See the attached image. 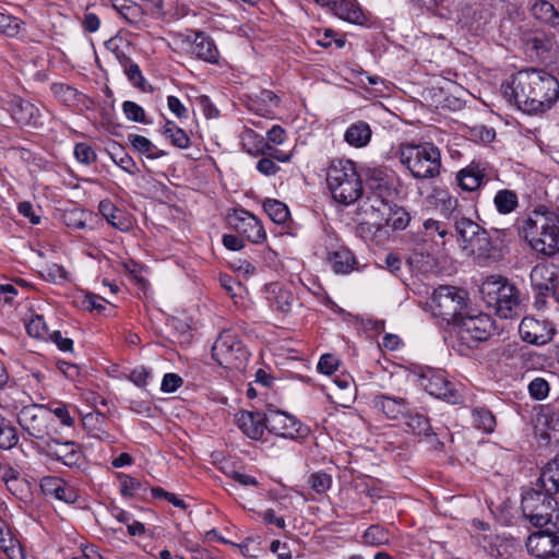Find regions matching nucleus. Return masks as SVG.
Segmentation results:
<instances>
[{
  "mask_svg": "<svg viewBox=\"0 0 559 559\" xmlns=\"http://www.w3.org/2000/svg\"><path fill=\"white\" fill-rule=\"evenodd\" d=\"M504 97L528 115L548 110L559 99V82L550 73L537 70H521L502 85Z\"/></svg>",
  "mask_w": 559,
  "mask_h": 559,
  "instance_id": "f257e3e1",
  "label": "nucleus"
},
{
  "mask_svg": "<svg viewBox=\"0 0 559 559\" xmlns=\"http://www.w3.org/2000/svg\"><path fill=\"white\" fill-rule=\"evenodd\" d=\"M521 231L531 248L546 257L559 251V216L536 210L522 222Z\"/></svg>",
  "mask_w": 559,
  "mask_h": 559,
  "instance_id": "f03ea898",
  "label": "nucleus"
},
{
  "mask_svg": "<svg viewBox=\"0 0 559 559\" xmlns=\"http://www.w3.org/2000/svg\"><path fill=\"white\" fill-rule=\"evenodd\" d=\"M325 180L332 198L340 204L352 205L362 197V180L350 159H332Z\"/></svg>",
  "mask_w": 559,
  "mask_h": 559,
  "instance_id": "7ed1b4c3",
  "label": "nucleus"
},
{
  "mask_svg": "<svg viewBox=\"0 0 559 559\" xmlns=\"http://www.w3.org/2000/svg\"><path fill=\"white\" fill-rule=\"evenodd\" d=\"M551 485L543 487L539 479L536 488L522 493L521 509L524 518L535 527L552 526L558 528V502L552 497Z\"/></svg>",
  "mask_w": 559,
  "mask_h": 559,
  "instance_id": "20e7f679",
  "label": "nucleus"
},
{
  "mask_svg": "<svg viewBox=\"0 0 559 559\" xmlns=\"http://www.w3.org/2000/svg\"><path fill=\"white\" fill-rule=\"evenodd\" d=\"M397 155L401 164L415 179H432L440 175L441 153L430 142L402 143Z\"/></svg>",
  "mask_w": 559,
  "mask_h": 559,
  "instance_id": "39448f33",
  "label": "nucleus"
},
{
  "mask_svg": "<svg viewBox=\"0 0 559 559\" xmlns=\"http://www.w3.org/2000/svg\"><path fill=\"white\" fill-rule=\"evenodd\" d=\"M483 300L502 319H513L520 312V297L515 286L502 276L486 277L479 288Z\"/></svg>",
  "mask_w": 559,
  "mask_h": 559,
  "instance_id": "423d86ee",
  "label": "nucleus"
},
{
  "mask_svg": "<svg viewBox=\"0 0 559 559\" xmlns=\"http://www.w3.org/2000/svg\"><path fill=\"white\" fill-rule=\"evenodd\" d=\"M468 294L455 286H439L431 295L430 308L435 317L456 324L466 311Z\"/></svg>",
  "mask_w": 559,
  "mask_h": 559,
  "instance_id": "0eeeda50",
  "label": "nucleus"
},
{
  "mask_svg": "<svg viewBox=\"0 0 559 559\" xmlns=\"http://www.w3.org/2000/svg\"><path fill=\"white\" fill-rule=\"evenodd\" d=\"M212 356L224 368L241 369L249 358V352L234 331L225 330L213 344Z\"/></svg>",
  "mask_w": 559,
  "mask_h": 559,
  "instance_id": "6e6552de",
  "label": "nucleus"
},
{
  "mask_svg": "<svg viewBox=\"0 0 559 559\" xmlns=\"http://www.w3.org/2000/svg\"><path fill=\"white\" fill-rule=\"evenodd\" d=\"M17 423L29 438L41 440L44 443L52 436L53 418L44 405L24 406L17 415Z\"/></svg>",
  "mask_w": 559,
  "mask_h": 559,
  "instance_id": "1a4fd4ad",
  "label": "nucleus"
},
{
  "mask_svg": "<svg viewBox=\"0 0 559 559\" xmlns=\"http://www.w3.org/2000/svg\"><path fill=\"white\" fill-rule=\"evenodd\" d=\"M419 385L431 396L456 405L463 396L455 383L447 378L443 370L428 369L419 376Z\"/></svg>",
  "mask_w": 559,
  "mask_h": 559,
  "instance_id": "9d476101",
  "label": "nucleus"
},
{
  "mask_svg": "<svg viewBox=\"0 0 559 559\" xmlns=\"http://www.w3.org/2000/svg\"><path fill=\"white\" fill-rule=\"evenodd\" d=\"M456 325L460 340L468 346L488 340L495 330L491 317L481 312L471 314L465 311Z\"/></svg>",
  "mask_w": 559,
  "mask_h": 559,
  "instance_id": "9b49d317",
  "label": "nucleus"
},
{
  "mask_svg": "<svg viewBox=\"0 0 559 559\" xmlns=\"http://www.w3.org/2000/svg\"><path fill=\"white\" fill-rule=\"evenodd\" d=\"M530 278L537 304H544L540 298L555 296L559 290V266L554 263L535 265L531 271Z\"/></svg>",
  "mask_w": 559,
  "mask_h": 559,
  "instance_id": "f8f14e48",
  "label": "nucleus"
},
{
  "mask_svg": "<svg viewBox=\"0 0 559 559\" xmlns=\"http://www.w3.org/2000/svg\"><path fill=\"white\" fill-rule=\"evenodd\" d=\"M266 424L271 433L285 439L302 438L308 433V429L296 417L282 411L270 409Z\"/></svg>",
  "mask_w": 559,
  "mask_h": 559,
  "instance_id": "ddd939ff",
  "label": "nucleus"
},
{
  "mask_svg": "<svg viewBox=\"0 0 559 559\" xmlns=\"http://www.w3.org/2000/svg\"><path fill=\"white\" fill-rule=\"evenodd\" d=\"M229 226L253 243L262 242L266 233L260 219L246 210H235L228 215Z\"/></svg>",
  "mask_w": 559,
  "mask_h": 559,
  "instance_id": "4468645a",
  "label": "nucleus"
},
{
  "mask_svg": "<svg viewBox=\"0 0 559 559\" xmlns=\"http://www.w3.org/2000/svg\"><path fill=\"white\" fill-rule=\"evenodd\" d=\"M531 534L526 542L528 552L537 558L547 559L559 555V536L552 526Z\"/></svg>",
  "mask_w": 559,
  "mask_h": 559,
  "instance_id": "2eb2a0df",
  "label": "nucleus"
},
{
  "mask_svg": "<svg viewBox=\"0 0 559 559\" xmlns=\"http://www.w3.org/2000/svg\"><path fill=\"white\" fill-rule=\"evenodd\" d=\"M43 452L69 467L80 466L83 460V453L78 443L73 441L60 442L53 436L46 440Z\"/></svg>",
  "mask_w": 559,
  "mask_h": 559,
  "instance_id": "dca6fc26",
  "label": "nucleus"
},
{
  "mask_svg": "<svg viewBox=\"0 0 559 559\" xmlns=\"http://www.w3.org/2000/svg\"><path fill=\"white\" fill-rule=\"evenodd\" d=\"M519 333L526 343L544 345L552 338L554 329L546 320L525 317L520 323Z\"/></svg>",
  "mask_w": 559,
  "mask_h": 559,
  "instance_id": "f3484780",
  "label": "nucleus"
},
{
  "mask_svg": "<svg viewBox=\"0 0 559 559\" xmlns=\"http://www.w3.org/2000/svg\"><path fill=\"white\" fill-rule=\"evenodd\" d=\"M420 241L429 243L432 249L439 251L452 238L448 225L441 221L427 218L423 222V228L418 231Z\"/></svg>",
  "mask_w": 559,
  "mask_h": 559,
  "instance_id": "a211bd4d",
  "label": "nucleus"
},
{
  "mask_svg": "<svg viewBox=\"0 0 559 559\" xmlns=\"http://www.w3.org/2000/svg\"><path fill=\"white\" fill-rule=\"evenodd\" d=\"M11 116L22 127L40 128L41 114L37 106L28 100L14 97L11 100Z\"/></svg>",
  "mask_w": 559,
  "mask_h": 559,
  "instance_id": "6ab92c4d",
  "label": "nucleus"
},
{
  "mask_svg": "<svg viewBox=\"0 0 559 559\" xmlns=\"http://www.w3.org/2000/svg\"><path fill=\"white\" fill-rule=\"evenodd\" d=\"M238 428L252 440H260L267 429L266 413L241 411L235 416Z\"/></svg>",
  "mask_w": 559,
  "mask_h": 559,
  "instance_id": "aec40b11",
  "label": "nucleus"
},
{
  "mask_svg": "<svg viewBox=\"0 0 559 559\" xmlns=\"http://www.w3.org/2000/svg\"><path fill=\"white\" fill-rule=\"evenodd\" d=\"M486 169L479 163H471L456 174L457 186L463 191L476 192L486 183Z\"/></svg>",
  "mask_w": 559,
  "mask_h": 559,
  "instance_id": "412c9836",
  "label": "nucleus"
},
{
  "mask_svg": "<svg viewBox=\"0 0 559 559\" xmlns=\"http://www.w3.org/2000/svg\"><path fill=\"white\" fill-rule=\"evenodd\" d=\"M331 11L341 20L352 24L364 25L367 17L355 0H336Z\"/></svg>",
  "mask_w": 559,
  "mask_h": 559,
  "instance_id": "4be33fe9",
  "label": "nucleus"
},
{
  "mask_svg": "<svg viewBox=\"0 0 559 559\" xmlns=\"http://www.w3.org/2000/svg\"><path fill=\"white\" fill-rule=\"evenodd\" d=\"M463 250L479 260L495 258V248L487 230L484 228L468 245L462 246Z\"/></svg>",
  "mask_w": 559,
  "mask_h": 559,
  "instance_id": "5701e85b",
  "label": "nucleus"
},
{
  "mask_svg": "<svg viewBox=\"0 0 559 559\" xmlns=\"http://www.w3.org/2000/svg\"><path fill=\"white\" fill-rule=\"evenodd\" d=\"M374 407L381 411L388 418L397 419L405 416L407 412V402L403 397H391L388 395L376 396Z\"/></svg>",
  "mask_w": 559,
  "mask_h": 559,
  "instance_id": "b1692460",
  "label": "nucleus"
},
{
  "mask_svg": "<svg viewBox=\"0 0 559 559\" xmlns=\"http://www.w3.org/2000/svg\"><path fill=\"white\" fill-rule=\"evenodd\" d=\"M191 51L199 59L207 62H216L218 58V50L214 41L203 33L195 34Z\"/></svg>",
  "mask_w": 559,
  "mask_h": 559,
  "instance_id": "393cba45",
  "label": "nucleus"
},
{
  "mask_svg": "<svg viewBox=\"0 0 559 559\" xmlns=\"http://www.w3.org/2000/svg\"><path fill=\"white\" fill-rule=\"evenodd\" d=\"M99 213L115 228L126 231L130 229L131 223L124 213L117 209L111 201L103 200L99 202Z\"/></svg>",
  "mask_w": 559,
  "mask_h": 559,
  "instance_id": "a878e982",
  "label": "nucleus"
},
{
  "mask_svg": "<svg viewBox=\"0 0 559 559\" xmlns=\"http://www.w3.org/2000/svg\"><path fill=\"white\" fill-rule=\"evenodd\" d=\"M371 129L365 121H356L352 123L344 133V140L350 146L364 147L371 140Z\"/></svg>",
  "mask_w": 559,
  "mask_h": 559,
  "instance_id": "bb28decb",
  "label": "nucleus"
},
{
  "mask_svg": "<svg viewBox=\"0 0 559 559\" xmlns=\"http://www.w3.org/2000/svg\"><path fill=\"white\" fill-rule=\"evenodd\" d=\"M0 547L9 559H25L24 551L17 539L12 536L10 527L0 518Z\"/></svg>",
  "mask_w": 559,
  "mask_h": 559,
  "instance_id": "cd10ccee",
  "label": "nucleus"
},
{
  "mask_svg": "<svg viewBox=\"0 0 559 559\" xmlns=\"http://www.w3.org/2000/svg\"><path fill=\"white\" fill-rule=\"evenodd\" d=\"M269 300L276 310L287 313L290 311L295 301L294 294L278 284H273L269 288Z\"/></svg>",
  "mask_w": 559,
  "mask_h": 559,
  "instance_id": "c85d7f7f",
  "label": "nucleus"
},
{
  "mask_svg": "<svg viewBox=\"0 0 559 559\" xmlns=\"http://www.w3.org/2000/svg\"><path fill=\"white\" fill-rule=\"evenodd\" d=\"M329 262L337 274L350 273L356 264L354 254L346 248H340L329 255Z\"/></svg>",
  "mask_w": 559,
  "mask_h": 559,
  "instance_id": "c756f323",
  "label": "nucleus"
},
{
  "mask_svg": "<svg viewBox=\"0 0 559 559\" xmlns=\"http://www.w3.org/2000/svg\"><path fill=\"white\" fill-rule=\"evenodd\" d=\"M454 227L462 246L471 243V241L484 229L477 223L464 215L455 219Z\"/></svg>",
  "mask_w": 559,
  "mask_h": 559,
  "instance_id": "7c9ffc66",
  "label": "nucleus"
},
{
  "mask_svg": "<svg viewBox=\"0 0 559 559\" xmlns=\"http://www.w3.org/2000/svg\"><path fill=\"white\" fill-rule=\"evenodd\" d=\"M533 15L543 23L551 26L559 25V12L554 4L546 0H538L532 7Z\"/></svg>",
  "mask_w": 559,
  "mask_h": 559,
  "instance_id": "2f4dec72",
  "label": "nucleus"
},
{
  "mask_svg": "<svg viewBox=\"0 0 559 559\" xmlns=\"http://www.w3.org/2000/svg\"><path fill=\"white\" fill-rule=\"evenodd\" d=\"M114 8L130 24H139L143 17V9L131 0H114Z\"/></svg>",
  "mask_w": 559,
  "mask_h": 559,
  "instance_id": "473e14b6",
  "label": "nucleus"
},
{
  "mask_svg": "<svg viewBox=\"0 0 559 559\" xmlns=\"http://www.w3.org/2000/svg\"><path fill=\"white\" fill-rule=\"evenodd\" d=\"M243 148L251 155H266L271 146L264 141L263 136L252 130H247L242 136Z\"/></svg>",
  "mask_w": 559,
  "mask_h": 559,
  "instance_id": "72a5a7b5",
  "label": "nucleus"
},
{
  "mask_svg": "<svg viewBox=\"0 0 559 559\" xmlns=\"http://www.w3.org/2000/svg\"><path fill=\"white\" fill-rule=\"evenodd\" d=\"M493 203H495L497 211L500 214L506 215V214H510L518 207L519 199L514 191L508 190V189H502L496 193V195L493 198Z\"/></svg>",
  "mask_w": 559,
  "mask_h": 559,
  "instance_id": "f704fd0d",
  "label": "nucleus"
},
{
  "mask_svg": "<svg viewBox=\"0 0 559 559\" xmlns=\"http://www.w3.org/2000/svg\"><path fill=\"white\" fill-rule=\"evenodd\" d=\"M473 425L476 429L490 433L496 427V417L486 407H475L472 411Z\"/></svg>",
  "mask_w": 559,
  "mask_h": 559,
  "instance_id": "c9c22d12",
  "label": "nucleus"
},
{
  "mask_svg": "<svg viewBox=\"0 0 559 559\" xmlns=\"http://www.w3.org/2000/svg\"><path fill=\"white\" fill-rule=\"evenodd\" d=\"M163 134L170 140L171 144L179 148H188L191 144L190 138L183 129L174 121L167 120L163 127Z\"/></svg>",
  "mask_w": 559,
  "mask_h": 559,
  "instance_id": "e433bc0d",
  "label": "nucleus"
},
{
  "mask_svg": "<svg viewBox=\"0 0 559 559\" xmlns=\"http://www.w3.org/2000/svg\"><path fill=\"white\" fill-rule=\"evenodd\" d=\"M364 543L368 546L388 545L392 538L389 530L380 525H370L362 535Z\"/></svg>",
  "mask_w": 559,
  "mask_h": 559,
  "instance_id": "4c0bfd02",
  "label": "nucleus"
},
{
  "mask_svg": "<svg viewBox=\"0 0 559 559\" xmlns=\"http://www.w3.org/2000/svg\"><path fill=\"white\" fill-rule=\"evenodd\" d=\"M263 210L275 224H284L289 217L287 205L275 199H266Z\"/></svg>",
  "mask_w": 559,
  "mask_h": 559,
  "instance_id": "58836bf2",
  "label": "nucleus"
},
{
  "mask_svg": "<svg viewBox=\"0 0 559 559\" xmlns=\"http://www.w3.org/2000/svg\"><path fill=\"white\" fill-rule=\"evenodd\" d=\"M438 205L440 206V211L443 216L453 222L463 215L462 210L460 209L459 199L447 192L440 193L438 198Z\"/></svg>",
  "mask_w": 559,
  "mask_h": 559,
  "instance_id": "ea45409f",
  "label": "nucleus"
},
{
  "mask_svg": "<svg viewBox=\"0 0 559 559\" xmlns=\"http://www.w3.org/2000/svg\"><path fill=\"white\" fill-rule=\"evenodd\" d=\"M539 481L543 487L551 485L555 493H559V455L547 463L543 469Z\"/></svg>",
  "mask_w": 559,
  "mask_h": 559,
  "instance_id": "a19ab883",
  "label": "nucleus"
},
{
  "mask_svg": "<svg viewBox=\"0 0 559 559\" xmlns=\"http://www.w3.org/2000/svg\"><path fill=\"white\" fill-rule=\"evenodd\" d=\"M486 12L479 5H467L462 10L461 21L471 27L478 28L487 23Z\"/></svg>",
  "mask_w": 559,
  "mask_h": 559,
  "instance_id": "79ce46f5",
  "label": "nucleus"
},
{
  "mask_svg": "<svg viewBox=\"0 0 559 559\" xmlns=\"http://www.w3.org/2000/svg\"><path fill=\"white\" fill-rule=\"evenodd\" d=\"M411 222V214L402 206L390 207V213L386 218V225L391 226L394 230H404Z\"/></svg>",
  "mask_w": 559,
  "mask_h": 559,
  "instance_id": "37998d69",
  "label": "nucleus"
},
{
  "mask_svg": "<svg viewBox=\"0 0 559 559\" xmlns=\"http://www.w3.org/2000/svg\"><path fill=\"white\" fill-rule=\"evenodd\" d=\"M406 426L416 435L419 436H428L431 430V426L429 419L419 413L416 414H405Z\"/></svg>",
  "mask_w": 559,
  "mask_h": 559,
  "instance_id": "c03bdc74",
  "label": "nucleus"
},
{
  "mask_svg": "<svg viewBox=\"0 0 559 559\" xmlns=\"http://www.w3.org/2000/svg\"><path fill=\"white\" fill-rule=\"evenodd\" d=\"M27 334L34 338L46 340L50 332L46 325L45 319L40 314H33L25 323Z\"/></svg>",
  "mask_w": 559,
  "mask_h": 559,
  "instance_id": "a18cd8bd",
  "label": "nucleus"
},
{
  "mask_svg": "<svg viewBox=\"0 0 559 559\" xmlns=\"http://www.w3.org/2000/svg\"><path fill=\"white\" fill-rule=\"evenodd\" d=\"M307 484L318 495L325 493L332 486V477L322 471L309 475Z\"/></svg>",
  "mask_w": 559,
  "mask_h": 559,
  "instance_id": "49530a36",
  "label": "nucleus"
},
{
  "mask_svg": "<svg viewBox=\"0 0 559 559\" xmlns=\"http://www.w3.org/2000/svg\"><path fill=\"white\" fill-rule=\"evenodd\" d=\"M527 390L534 400L543 401L548 396L550 385L546 379L537 377L528 383Z\"/></svg>",
  "mask_w": 559,
  "mask_h": 559,
  "instance_id": "de8ad7c7",
  "label": "nucleus"
},
{
  "mask_svg": "<svg viewBox=\"0 0 559 559\" xmlns=\"http://www.w3.org/2000/svg\"><path fill=\"white\" fill-rule=\"evenodd\" d=\"M74 156L79 163L84 165H91L97 158L96 152L87 143H78L74 146Z\"/></svg>",
  "mask_w": 559,
  "mask_h": 559,
  "instance_id": "09e8293b",
  "label": "nucleus"
},
{
  "mask_svg": "<svg viewBox=\"0 0 559 559\" xmlns=\"http://www.w3.org/2000/svg\"><path fill=\"white\" fill-rule=\"evenodd\" d=\"M108 301L99 295L87 293L82 300V307L88 311L103 312L106 309Z\"/></svg>",
  "mask_w": 559,
  "mask_h": 559,
  "instance_id": "8fccbe9b",
  "label": "nucleus"
},
{
  "mask_svg": "<svg viewBox=\"0 0 559 559\" xmlns=\"http://www.w3.org/2000/svg\"><path fill=\"white\" fill-rule=\"evenodd\" d=\"M19 441L16 430L12 426L4 423L0 425V448L9 450L13 448Z\"/></svg>",
  "mask_w": 559,
  "mask_h": 559,
  "instance_id": "3c124183",
  "label": "nucleus"
},
{
  "mask_svg": "<svg viewBox=\"0 0 559 559\" xmlns=\"http://www.w3.org/2000/svg\"><path fill=\"white\" fill-rule=\"evenodd\" d=\"M122 110L128 120L133 122H145L144 109L136 103L131 100L123 102Z\"/></svg>",
  "mask_w": 559,
  "mask_h": 559,
  "instance_id": "603ef678",
  "label": "nucleus"
},
{
  "mask_svg": "<svg viewBox=\"0 0 559 559\" xmlns=\"http://www.w3.org/2000/svg\"><path fill=\"white\" fill-rule=\"evenodd\" d=\"M120 492L122 496L132 497L141 489L142 484L139 479L129 475L121 474L119 476Z\"/></svg>",
  "mask_w": 559,
  "mask_h": 559,
  "instance_id": "864d4df0",
  "label": "nucleus"
},
{
  "mask_svg": "<svg viewBox=\"0 0 559 559\" xmlns=\"http://www.w3.org/2000/svg\"><path fill=\"white\" fill-rule=\"evenodd\" d=\"M0 32L13 37L20 32L19 19L0 12Z\"/></svg>",
  "mask_w": 559,
  "mask_h": 559,
  "instance_id": "5fc2aeb1",
  "label": "nucleus"
},
{
  "mask_svg": "<svg viewBox=\"0 0 559 559\" xmlns=\"http://www.w3.org/2000/svg\"><path fill=\"white\" fill-rule=\"evenodd\" d=\"M469 135L474 141L490 143L495 140L496 132L492 128L479 124L471 128Z\"/></svg>",
  "mask_w": 559,
  "mask_h": 559,
  "instance_id": "6e6d98bb",
  "label": "nucleus"
},
{
  "mask_svg": "<svg viewBox=\"0 0 559 559\" xmlns=\"http://www.w3.org/2000/svg\"><path fill=\"white\" fill-rule=\"evenodd\" d=\"M183 383V380L177 373H166L162 380L160 390L165 393L177 391Z\"/></svg>",
  "mask_w": 559,
  "mask_h": 559,
  "instance_id": "4d7b16f0",
  "label": "nucleus"
},
{
  "mask_svg": "<svg viewBox=\"0 0 559 559\" xmlns=\"http://www.w3.org/2000/svg\"><path fill=\"white\" fill-rule=\"evenodd\" d=\"M124 73L128 80L138 88L144 91V76L140 67L136 63L131 62L129 67L126 68Z\"/></svg>",
  "mask_w": 559,
  "mask_h": 559,
  "instance_id": "13d9d810",
  "label": "nucleus"
},
{
  "mask_svg": "<svg viewBox=\"0 0 559 559\" xmlns=\"http://www.w3.org/2000/svg\"><path fill=\"white\" fill-rule=\"evenodd\" d=\"M52 497L67 503H73L76 500L75 491L62 479L60 480V484H58V489L56 490Z\"/></svg>",
  "mask_w": 559,
  "mask_h": 559,
  "instance_id": "bf43d9fd",
  "label": "nucleus"
},
{
  "mask_svg": "<svg viewBox=\"0 0 559 559\" xmlns=\"http://www.w3.org/2000/svg\"><path fill=\"white\" fill-rule=\"evenodd\" d=\"M338 366V360L331 354H324L321 356L318 362V370L324 374L333 373Z\"/></svg>",
  "mask_w": 559,
  "mask_h": 559,
  "instance_id": "052dcab7",
  "label": "nucleus"
},
{
  "mask_svg": "<svg viewBox=\"0 0 559 559\" xmlns=\"http://www.w3.org/2000/svg\"><path fill=\"white\" fill-rule=\"evenodd\" d=\"M114 162L126 173L130 175H135L138 173V167L133 158L127 153H121V156H112Z\"/></svg>",
  "mask_w": 559,
  "mask_h": 559,
  "instance_id": "680f3d73",
  "label": "nucleus"
},
{
  "mask_svg": "<svg viewBox=\"0 0 559 559\" xmlns=\"http://www.w3.org/2000/svg\"><path fill=\"white\" fill-rule=\"evenodd\" d=\"M335 36L336 33L332 28H325L324 31H314L316 44L323 48H330L332 46V40Z\"/></svg>",
  "mask_w": 559,
  "mask_h": 559,
  "instance_id": "e2e57ef3",
  "label": "nucleus"
},
{
  "mask_svg": "<svg viewBox=\"0 0 559 559\" xmlns=\"http://www.w3.org/2000/svg\"><path fill=\"white\" fill-rule=\"evenodd\" d=\"M48 338L62 352H72L73 349V341L69 337H64L60 331H52Z\"/></svg>",
  "mask_w": 559,
  "mask_h": 559,
  "instance_id": "0e129e2a",
  "label": "nucleus"
},
{
  "mask_svg": "<svg viewBox=\"0 0 559 559\" xmlns=\"http://www.w3.org/2000/svg\"><path fill=\"white\" fill-rule=\"evenodd\" d=\"M61 478L56 476H45L40 479V489L46 496H53L56 490L58 489V484H60Z\"/></svg>",
  "mask_w": 559,
  "mask_h": 559,
  "instance_id": "69168bd1",
  "label": "nucleus"
},
{
  "mask_svg": "<svg viewBox=\"0 0 559 559\" xmlns=\"http://www.w3.org/2000/svg\"><path fill=\"white\" fill-rule=\"evenodd\" d=\"M257 169L264 176H273L280 170V167L272 158L263 157L257 163Z\"/></svg>",
  "mask_w": 559,
  "mask_h": 559,
  "instance_id": "338daca9",
  "label": "nucleus"
},
{
  "mask_svg": "<svg viewBox=\"0 0 559 559\" xmlns=\"http://www.w3.org/2000/svg\"><path fill=\"white\" fill-rule=\"evenodd\" d=\"M150 378V370L143 366L134 368L130 373V380L138 386H144Z\"/></svg>",
  "mask_w": 559,
  "mask_h": 559,
  "instance_id": "774afa93",
  "label": "nucleus"
}]
</instances>
